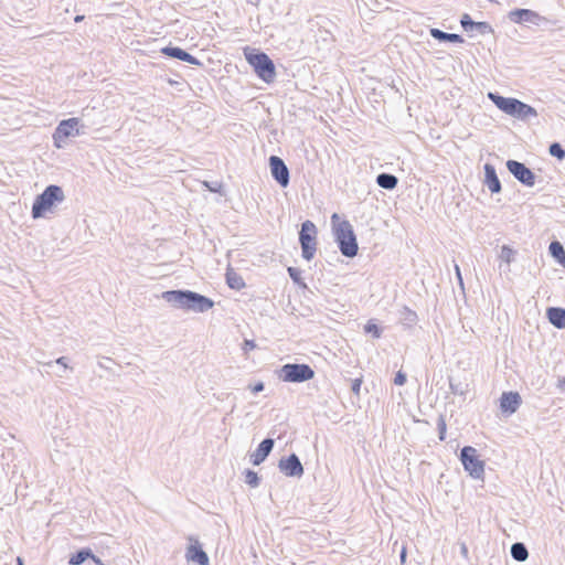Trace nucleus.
<instances>
[{
    "label": "nucleus",
    "mask_w": 565,
    "mask_h": 565,
    "mask_svg": "<svg viewBox=\"0 0 565 565\" xmlns=\"http://www.w3.org/2000/svg\"><path fill=\"white\" fill-rule=\"evenodd\" d=\"M548 321L557 329L565 328V309L551 307L546 311Z\"/></svg>",
    "instance_id": "nucleus-19"
},
{
    "label": "nucleus",
    "mask_w": 565,
    "mask_h": 565,
    "mask_svg": "<svg viewBox=\"0 0 565 565\" xmlns=\"http://www.w3.org/2000/svg\"><path fill=\"white\" fill-rule=\"evenodd\" d=\"M361 383H362V381L360 379H356V380L353 381V383H352V391L355 394H359L360 387H361Z\"/></svg>",
    "instance_id": "nucleus-38"
},
{
    "label": "nucleus",
    "mask_w": 565,
    "mask_h": 565,
    "mask_svg": "<svg viewBox=\"0 0 565 565\" xmlns=\"http://www.w3.org/2000/svg\"><path fill=\"white\" fill-rule=\"evenodd\" d=\"M449 385H450V390L454 394H460V395L462 394V392L459 391L458 387L451 381H450Z\"/></svg>",
    "instance_id": "nucleus-40"
},
{
    "label": "nucleus",
    "mask_w": 565,
    "mask_h": 565,
    "mask_svg": "<svg viewBox=\"0 0 565 565\" xmlns=\"http://www.w3.org/2000/svg\"><path fill=\"white\" fill-rule=\"evenodd\" d=\"M559 387L565 390V379H563L562 381H559Z\"/></svg>",
    "instance_id": "nucleus-45"
},
{
    "label": "nucleus",
    "mask_w": 565,
    "mask_h": 565,
    "mask_svg": "<svg viewBox=\"0 0 565 565\" xmlns=\"http://www.w3.org/2000/svg\"><path fill=\"white\" fill-rule=\"evenodd\" d=\"M256 348V344L253 340H245L244 343H243V350L245 352L247 351H250V350H254Z\"/></svg>",
    "instance_id": "nucleus-37"
},
{
    "label": "nucleus",
    "mask_w": 565,
    "mask_h": 565,
    "mask_svg": "<svg viewBox=\"0 0 565 565\" xmlns=\"http://www.w3.org/2000/svg\"><path fill=\"white\" fill-rule=\"evenodd\" d=\"M473 31L482 35L493 33V29L488 22H475Z\"/></svg>",
    "instance_id": "nucleus-30"
},
{
    "label": "nucleus",
    "mask_w": 565,
    "mask_h": 565,
    "mask_svg": "<svg viewBox=\"0 0 565 565\" xmlns=\"http://www.w3.org/2000/svg\"><path fill=\"white\" fill-rule=\"evenodd\" d=\"M245 482L252 488H256L259 486V477L257 472L254 470L247 469L245 471Z\"/></svg>",
    "instance_id": "nucleus-28"
},
{
    "label": "nucleus",
    "mask_w": 565,
    "mask_h": 565,
    "mask_svg": "<svg viewBox=\"0 0 565 565\" xmlns=\"http://www.w3.org/2000/svg\"><path fill=\"white\" fill-rule=\"evenodd\" d=\"M366 333H371L373 338L379 339L382 335V330L375 323L367 322L364 327Z\"/></svg>",
    "instance_id": "nucleus-32"
},
{
    "label": "nucleus",
    "mask_w": 565,
    "mask_h": 565,
    "mask_svg": "<svg viewBox=\"0 0 565 565\" xmlns=\"http://www.w3.org/2000/svg\"><path fill=\"white\" fill-rule=\"evenodd\" d=\"M437 428H438V433H439V439L440 440H445L446 438V422H445V418L443 415H440L438 417V420H437Z\"/></svg>",
    "instance_id": "nucleus-33"
},
{
    "label": "nucleus",
    "mask_w": 565,
    "mask_h": 565,
    "mask_svg": "<svg viewBox=\"0 0 565 565\" xmlns=\"http://www.w3.org/2000/svg\"><path fill=\"white\" fill-rule=\"evenodd\" d=\"M511 556L518 562H524L529 557V551L524 543H513L510 550Z\"/></svg>",
    "instance_id": "nucleus-22"
},
{
    "label": "nucleus",
    "mask_w": 565,
    "mask_h": 565,
    "mask_svg": "<svg viewBox=\"0 0 565 565\" xmlns=\"http://www.w3.org/2000/svg\"><path fill=\"white\" fill-rule=\"evenodd\" d=\"M331 222L334 239L341 254L349 258L356 256L359 246L350 222L347 220L340 221L337 213L331 216Z\"/></svg>",
    "instance_id": "nucleus-2"
},
{
    "label": "nucleus",
    "mask_w": 565,
    "mask_h": 565,
    "mask_svg": "<svg viewBox=\"0 0 565 565\" xmlns=\"http://www.w3.org/2000/svg\"><path fill=\"white\" fill-rule=\"evenodd\" d=\"M548 250H550V254L557 262H559V263L565 262V250H564L563 245L559 242H557V241L552 242L548 246Z\"/></svg>",
    "instance_id": "nucleus-26"
},
{
    "label": "nucleus",
    "mask_w": 565,
    "mask_h": 565,
    "mask_svg": "<svg viewBox=\"0 0 565 565\" xmlns=\"http://www.w3.org/2000/svg\"><path fill=\"white\" fill-rule=\"evenodd\" d=\"M317 227L313 222L307 220L301 224L299 232V243L302 250V257L311 260L317 250Z\"/></svg>",
    "instance_id": "nucleus-7"
},
{
    "label": "nucleus",
    "mask_w": 565,
    "mask_h": 565,
    "mask_svg": "<svg viewBox=\"0 0 565 565\" xmlns=\"http://www.w3.org/2000/svg\"><path fill=\"white\" fill-rule=\"evenodd\" d=\"M90 559H93V562L96 564V565H105L100 558H98L97 556H95L93 554V557H90Z\"/></svg>",
    "instance_id": "nucleus-43"
},
{
    "label": "nucleus",
    "mask_w": 565,
    "mask_h": 565,
    "mask_svg": "<svg viewBox=\"0 0 565 565\" xmlns=\"http://www.w3.org/2000/svg\"><path fill=\"white\" fill-rule=\"evenodd\" d=\"M66 360H67V359H66L65 356H61V358H58V359L55 361V363H56V364L62 365V366L64 367V370H67V369H68V365H67V363H66Z\"/></svg>",
    "instance_id": "nucleus-39"
},
{
    "label": "nucleus",
    "mask_w": 565,
    "mask_h": 565,
    "mask_svg": "<svg viewBox=\"0 0 565 565\" xmlns=\"http://www.w3.org/2000/svg\"><path fill=\"white\" fill-rule=\"evenodd\" d=\"M399 321L405 326V327H413L414 324H416L417 322V313L413 310H411L409 308L407 307H404L401 311H399Z\"/></svg>",
    "instance_id": "nucleus-23"
},
{
    "label": "nucleus",
    "mask_w": 565,
    "mask_h": 565,
    "mask_svg": "<svg viewBox=\"0 0 565 565\" xmlns=\"http://www.w3.org/2000/svg\"><path fill=\"white\" fill-rule=\"evenodd\" d=\"M278 379L288 383H302L315 377L313 369L308 364L287 363L277 371Z\"/></svg>",
    "instance_id": "nucleus-6"
},
{
    "label": "nucleus",
    "mask_w": 565,
    "mask_h": 565,
    "mask_svg": "<svg viewBox=\"0 0 565 565\" xmlns=\"http://www.w3.org/2000/svg\"><path fill=\"white\" fill-rule=\"evenodd\" d=\"M484 184L491 193H499L502 189L495 168L490 163L484 164Z\"/></svg>",
    "instance_id": "nucleus-18"
},
{
    "label": "nucleus",
    "mask_w": 565,
    "mask_h": 565,
    "mask_svg": "<svg viewBox=\"0 0 565 565\" xmlns=\"http://www.w3.org/2000/svg\"><path fill=\"white\" fill-rule=\"evenodd\" d=\"M460 24L466 32H473L475 21L468 13L461 15Z\"/></svg>",
    "instance_id": "nucleus-29"
},
{
    "label": "nucleus",
    "mask_w": 565,
    "mask_h": 565,
    "mask_svg": "<svg viewBox=\"0 0 565 565\" xmlns=\"http://www.w3.org/2000/svg\"><path fill=\"white\" fill-rule=\"evenodd\" d=\"M521 405V396L516 392H504L500 398V407L503 413L513 414Z\"/></svg>",
    "instance_id": "nucleus-16"
},
{
    "label": "nucleus",
    "mask_w": 565,
    "mask_h": 565,
    "mask_svg": "<svg viewBox=\"0 0 565 565\" xmlns=\"http://www.w3.org/2000/svg\"><path fill=\"white\" fill-rule=\"evenodd\" d=\"M488 98L501 111H503L504 114L510 115L514 118L524 120L529 117H535L537 115L536 110L532 106H530L516 98L503 97V96L499 95L498 93H492V92L488 93Z\"/></svg>",
    "instance_id": "nucleus-3"
},
{
    "label": "nucleus",
    "mask_w": 565,
    "mask_h": 565,
    "mask_svg": "<svg viewBox=\"0 0 565 565\" xmlns=\"http://www.w3.org/2000/svg\"><path fill=\"white\" fill-rule=\"evenodd\" d=\"M90 557H93L92 550L90 548H82L72 555V557L70 558V564L71 565H81L86 559H88Z\"/></svg>",
    "instance_id": "nucleus-25"
},
{
    "label": "nucleus",
    "mask_w": 565,
    "mask_h": 565,
    "mask_svg": "<svg viewBox=\"0 0 565 565\" xmlns=\"http://www.w3.org/2000/svg\"><path fill=\"white\" fill-rule=\"evenodd\" d=\"M406 382V374L402 371H398L394 377V384L395 385H404Z\"/></svg>",
    "instance_id": "nucleus-34"
},
{
    "label": "nucleus",
    "mask_w": 565,
    "mask_h": 565,
    "mask_svg": "<svg viewBox=\"0 0 565 565\" xmlns=\"http://www.w3.org/2000/svg\"><path fill=\"white\" fill-rule=\"evenodd\" d=\"M507 168L509 172L522 184L533 186L535 184V174L524 163L516 160H508Z\"/></svg>",
    "instance_id": "nucleus-11"
},
{
    "label": "nucleus",
    "mask_w": 565,
    "mask_h": 565,
    "mask_svg": "<svg viewBox=\"0 0 565 565\" xmlns=\"http://www.w3.org/2000/svg\"><path fill=\"white\" fill-rule=\"evenodd\" d=\"M84 19V15H76L75 17V22H79Z\"/></svg>",
    "instance_id": "nucleus-46"
},
{
    "label": "nucleus",
    "mask_w": 565,
    "mask_h": 565,
    "mask_svg": "<svg viewBox=\"0 0 565 565\" xmlns=\"http://www.w3.org/2000/svg\"><path fill=\"white\" fill-rule=\"evenodd\" d=\"M17 565H24L23 559L21 557L17 558Z\"/></svg>",
    "instance_id": "nucleus-47"
},
{
    "label": "nucleus",
    "mask_w": 565,
    "mask_h": 565,
    "mask_svg": "<svg viewBox=\"0 0 565 565\" xmlns=\"http://www.w3.org/2000/svg\"><path fill=\"white\" fill-rule=\"evenodd\" d=\"M455 269H456L457 277H458V279H459V284L462 286V278H461V274H460L459 266H458V265H456V266H455Z\"/></svg>",
    "instance_id": "nucleus-41"
},
{
    "label": "nucleus",
    "mask_w": 565,
    "mask_h": 565,
    "mask_svg": "<svg viewBox=\"0 0 565 565\" xmlns=\"http://www.w3.org/2000/svg\"><path fill=\"white\" fill-rule=\"evenodd\" d=\"M548 152L552 157L557 158L558 160H563L565 158V149L558 142H553L550 145Z\"/></svg>",
    "instance_id": "nucleus-27"
},
{
    "label": "nucleus",
    "mask_w": 565,
    "mask_h": 565,
    "mask_svg": "<svg viewBox=\"0 0 565 565\" xmlns=\"http://www.w3.org/2000/svg\"><path fill=\"white\" fill-rule=\"evenodd\" d=\"M246 61L253 66L256 75L266 83H271L276 77V67L270 57L264 52H245Z\"/></svg>",
    "instance_id": "nucleus-5"
},
{
    "label": "nucleus",
    "mask_w": 565,
    "mask_h": 565,
    "mask_svg": "<svg viewBox=\"0 0 565 565\" xmlns=\"http://www.w3.org/2000/svg\"><path fill=\"white\" fill-rule=\"evenodd\" d=\"M288 274L290 276V278L295 281V282H298L299 279H300V271L295 268V267H288Z\"/></svg>",
    "instance_id": "nucleus-35"
},
{
    "label": "nucleus",
    "mask_w": 565,
    "mask_h": 565,
    "mask_svg": "<svg viewBox=\"0 0 565 565\" xmlns=\"http://www.w3.org/2000/svg\"><path fill=\"white\" fill-rule=\"evenodd\" d=\"M226 282L230 288L239 290L245 287V282L243 278L234 273L233 270H227L226 273Z\"/></svg>",
    "instance_id": "nucleus-24"
},
{
    "label": "nucleus",
    "mask_w": 565,
    "mask_h": 565,
    "mask_svg": "<svg viewBox=\"0 0 565 565\" xmlns=\"http://www.w3.org/2000/svg\"><path fill=\"white\" fill-rule=\"evenodd\" d=\"M275 441L271 438H265L252 454L250 461L253 465L258 466L265 461L274 448Z\"/></svg>",
    "instance_id": "nucleus-17"
},
{
    "label": "nucleus",
    "mask_w": 565,
    "mask_h": 565,
    "mask_svg": "<svg viewBox=\"0 0 565 565\" xmlns=\"http://www.w3.org/2000/svg\"><path fill=\"white\" fill-rule=\"evenodd\" d=\"M460 551H461V554L465 556L468 554V547L465 543L461 544Z\"/></svg>",
    "instance_id": "nucleus-44"
},
{
    "label": "nucleus",
    "mask_w": 565,
    "mask_h": 565,
    "mask_svg": "<svg viewBox=\"0 0 565 565\" xmlns=\"http://www.w3.org/2000/svg\"><path fill=\"white\" fill-rule=\"evenodd\" d=\"M376 183L382 189L393 190L397 185L398 179L394 174L383 172L376 177Z\"/></svg>",
    "instance_id": "nucleus-21"
},
{
    "label": "nucleus",
    "mask_w": 565,
    "mask_h": 565,
    "mask_svg": "<svg viewBox=\"0 0 565 565\" xmlns=\"http://www.w3.org/2000/svg\"><path fill=\"white\" fill-rule=\"evenodd\" d=\"M460 460L465 470L473 479H482L484 475V462L479 459L476 448L465 446L460 451Z\"/></svg>",
    "instance_id": "nucleus-8"
},
{
    "label": "nucleus",
    "mask_w": 565,
    "mask_h": 565,
    "mask_svg": "<svg viewBox=\"0 0 565 565\" xmlns=\"http://www.w3.org/2000/svg\"><path fill=\"white\" fill-rule=\"evenodd\" d=\"M514 250L507 245H503L500 253V258L510 264L513 260Z\"/></svg>",
    "instance_id": "nucleus-31"
},
{
    "label": "nucleus",
    "mask_w": 565,
    "mask_h": 565,
    "mask_svg": "<svg viewBox=\"0 0 565 565\" xmlns=\"http://www.w3.org/2000/svg\"><path fill=\"white\" fill-rule=\"evenodd\" d=\"M249 388L254 394H257L264 391L265 385L263 382H257L254 385H250Z\"/></svg>",
    "instance_id": "nucleus-36"
},
{
    "label": "nucleus",
    "mask_w": 565,
    "mask_h": 565,
    "mask_svg": "<svg viewBox=\"0 0 565 565\" xmlns=\"http://www.w3.org/2000/svg\"><path fill=\"white\" fill-rule=\"evenodd\" d=\"M185 558L188 562H193L198 565H210L209 556L198 541L188 546Z\"/></svg>",
    "instance_id": "nucleus-14"
},
{
    "label": "nucleus",
    "mask_w": 565,
    "mask_h": 565,
    "mask_svg": "<svg viewBox=\"0 0 565 565\" xmlns=\"http://www.w3.org/2000/svg\"><path fill=\"white\" fill-rule=\"evenodd\" d=\"M430 35L440 42H452V43H462L463 39L461 35L456 33H447L439 29H430L429 31Z\"/></svg>",
    "instance_id": "nucleus-20"
},
{
    "label": "nucleus",
    "mask_w": 565,
    "mask_h": 565,
    "mask_svg": "<svg viewBox=\"0 0 565 565\" xmlns=\"http://www.w3.org/2000/svg\"><path fill=\"white\" fill-rule=\"evenodd\" d=\"M65 199L61 186L51 184L39 194L32 205V217L40 218L50 211L56 203L63 202Z\"/></svg>",
    "instance_id": "nucleus-4"
},
{
    "label": "nucleus",
    "mask_w": 565,
    "mask_h": 565,
    "mask_svg": "<svg viewBox=\"0 0 565 565\" xmlns=\"http://www.w3.org/2000/svg\"><path fill=\"white\" fill-rule=\"evenodd\" d=\"M204 184H205V185H206L211 191H213V192H215V191H216V189H214V188H213V185H209V183H207V182H205Z\"/></svg>",
    "instance_id": "nucleus-48"
},
{
    "label": "nucleus",
    "mask_w": 565,
    "mask_h": 565,
    "mask_svg": "<svg viewBox=\"0 0 565 565\" xmlns=\"http://www.w3.org/2000/svg\"><path fill=\"white\" fill-rule=\"evenodd\" d=\"M278 468L287 477L299 478L303 475V467L296 454H291L287 458H281L279 460Z\"/></svg>",
    "instance_id": "nucleus-13"
},
{
    "label": "nucleus",
    "mask_w": 565,
    "mask_h": 565,
    "mask_svg": "<svg viewBox=\"0 0 565 565\" xmlns=\"http://www.w3.org/2000/svg\"><path fill=\"white\" fill-rule=\"evenodd\" d=\"M399 557H401V562L405 563V561H406V548L405 547L402 548Z\"/></svg>",
    "instance_id": "nucleus-42"
},
{
    "label": "nucleus",
    "mask_w": 565,
    "mask_h": 565,
    "mask_svg": "<svg viewBox=\"0 0 565 565\" xmlns=\"http://www.w3.org/2000/svg\"><path fill=\"white\" fill-rule=\"evenodd\" d=\"M508 19L516 24L530 23L541 25L547 23L548 20L539 12L530 9H514L508 13Z\"/></svg>",
    "instance_id": "nucleus-10"
},
{
    "label": "nucleus",
    "mask_w": 565,
    "mask_h": 565,
    "mask_svg": "<svg viewBox=\"0 0 565 565\" xmlns=\"http://www.w3.org/2000/svg\"><path fill=\"white\" fill-rule=\"evenodd\" d=\"M161 53L192 65H201L200 61L195 56L178 46H164L161 49Z\"/></svg>",
    "instance_id": "nucleus-15"
},
{
    "label": "nucleus",
    "mask_w": 565,
    "mask_h": 565,
    "mask_svg": "<svg viewBox=\"0 0 565 565\" xmlns=\"http://www.w3.org/2000/svg\"><path fill=\"white\" fill-rule=\"evenodd\" d=\"M45 365H47V366H52V365H53V362H49V363H46Z\"/></svg>",
    "instance_id": "nucleus-49"
},
{
    "label": "nucleus",
    "mask_w": 565,
    "mask_h": 565,
    "mask_svg": "<svg viewBox=\"0 0 565 565\" xmlns=\"http://www.w3.org/2000/svg\"><path fill=\"white\" fill-rule=\"evenodd\" d=\"M270 172L275 181L282 188L289 184V170L284 160L277 156L269 157Z\"/></svg>",
    "instance_id": "nucleus-12"
},
{
    "label": "nucleus",
    "mask_w": 565,
    "mask_h": 565,
    "mask_svg": "<svg viewBox=\"0 0 565 565\" xmlns=\"http://www.w3.org/2000/svg\"><path fill=\"white\" fill-rule=\"evenodd\" d=\"M78 125L79 119L75 117L62 120L53 134L54 146L56 148H63L67 138L78 136Z\"/></svg>",
    "instance_id": "nucleus-9"
},
{
    "label": "nucleus",
    "mask_w": 565,
    "mask_h": 565,
    "mask_svg": "<svg viewBox=\"0 0 565 565\" xmlns=\"http://www.w3.org/2000/svg\"><path fill=\"white\" fill-rule=\"evenodd\" d=\"M162 298L174 308L193 312H206L214 306L212 299L191 290H168Z\"/></svg>",
    "instance_id": "nucleus-1"
}]
</instances>
